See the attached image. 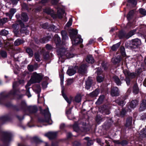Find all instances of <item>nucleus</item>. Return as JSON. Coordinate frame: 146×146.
Masks as SVG:
<instances>
[{
	"label": "nucleus",
	"instance_id": "1",
	"mask_svg": "<svg viewBox=\"0 0 146 146\" xmlns=\"http://www.w3.org/2000/svg\"><path fill=\"white\" fill-rule=\"evenodd\" d=\"M69 33L70 37L73 45H76L82 42L83 40L81 38V36L80 35L77 36L78 33L77 30L72 29L70 31Z\"/></svg>",
	"mask_w": 146,
	"mask_h": 146
},
{
	"label": "nucleus",
	"instance_id": "2",
	"mask_svg": "<svg viewBox=\"0 0 146 146\" xmlns=\"http://www.w3.org/2000/svg\"><path fill=\"white\" fill-rule=\"evenodd\" d=\"M44 12L48 15H50L54 19L56 18L58 16L59 18H61L64 15V11L61 9H59L57 11V14L54 13L53 11L49 7L46 8L43 10Z\"/></svg>",
	"mask_w": 146,
	"mask_h": 146
},
{
	"label": "nucleus",
	"instance_id": "3",
	"mask_svg": "<svg viewBox=\"0 0 146 146\" xmlns=\"http://www.w3.org/2000/svg\"><path fill=\"white\" fill-rule=\"evenodd\" d=\"M57 52L59 56V61H60L62 62L64 61L65 56H64L63 54L65 53L66 56L68 58H72L74 56V54L71 53L66 52L65 49L64 48L60 49L57 50Z\"/></svg>",
	"mask_w": 146,
	"mask_h": 146
},
{
	"label": "nucleus",
	"instance_id": "4",
	"mask_svg": "<svg viewBox=\"0 0 146 146\" xmlns=\"http://www.w3.org/2000/svg\"><path fill=\"white\" fill-rule=\"evenodd\" d=\"M19 25L21 27V32L22 33H25V31L26 30L27 28L25 27L24 24L21 20L18 21L16 23L12 25V28L13 29V32L16 35H17L18 33V30L19 29Z\"/></svg>",
	"mask_w": 146,
	"mask_h": 146
},
{
	"label": "nucleus",
	"instance_id": "5",
	"mask_svg": "<svg viewBox=\"0 0 146 146\" xmlns=\"http://www.w3.org/2000/svg\"><path fill=\"white\" fill-rule=\"evenodd\" d=\"M43 113L44 115L45 118L44 121L47 123L49 124H51L52 122L50 118L51 114L49 112L48 108H47L44 110Z\"/></svg>",
	"mask_w": 146,
	"mask_h": 146
},
{
	"label": "nucleus",
	"instance_id": "6",
	"mask_svg": "<svg viewBox=\"0 0 146 146\" xmlns=\"http://www.w3.org/2000/svg\"><path fill=\"white\" fill-rule=\"evenodd\" d=\"M36 74L34 73L32 75L30 81L28 82L27 85L25 86L26 90H28L29 88V86L31 85L32 83H36Z\"/></svg>",
	"mask_w": 146,
	"mask_h": 146
},
{
	"label": "nucleus",
	"instance_id": "7",
	"mask_svg": "<svg viewBox=\"0 0 146 146\" xmlns=\"http://www.w3.org/2000/svg\"><path fill=\"white\" fill-rule=\"evenodd\" d=\"M12 137V135L11 133L5 132L3 133L2 140L5 141H9Z\"/></svg>",
	"mask_w": 146,
	"mask_h": 146
},
{
	"label": "nucleus",
	"instance_id": "8",
	"mask_svg": "<svg viewBox=\"0 0 146 146\" xmlns=\"http://www.w3.org/2000/svg\"><path fill=\"white\" fill-rule=\"evenodd\" d=\"M78 68L77 66H75L74 67H69L67 71V74L70 76L74 75L76 72Z\"/></svg>",
	"mask_w": 146,
	"mask_h": 146
},
{
	"label": "nucleus",
	"instance_id": "9",
	"mask_svg": "<svg viewBox=\"0 0 146 146\" xmlns=\"http://www.w3.org/2000/svg\"><path fill=\"white\" fill-rule=\"evenodd\" d=\"M24 81L23 80H19L18 82H15L13 84V90L11 91L10 92V94L12 95H14L15 94L16 91L15 88L19 84L24 83Z\"/></svg>",
	"mask_w": 146,
	"mask_h": 146
},
{
	"label": "nucleus",
	"instance_id": "10",
	"mask_svg": "<svg viewBox=\"0 0 146 146\" xmlns=\"http://www.w3.org/2000/svg\"><path fill=\"white\" fill-rule=\"evenodd\" d=\"M87 65L86 64H83L79 68L78 72L80 74H83L86 72Z\"/></svg>",
	"mask_w": 146,
	"mask_h": 146
},
{
	"label": "nucleus",
	"instance_id": "11",
	"mask_svg": "<svg viewBox=\"0 0 146 146\" xmlns=\"http://www.w3.org/2000/svg\"><path fill=\"white\" fill-rule=\"evenodd\" d=\"M111 94L113 96H117L119 95V91L117 87H114L111 89Z\"/></svg>",
	"mask_w": 146,
	"mask_h": 146
},
{
	"label": "nucleus",
	"instance_id": "12",
	"mask_svg": "<svg viewBox=\"0 0 146 146\" xmlns=\"http://www.w3.org/2000/svg\"><path fill=\"white\" fill-rule=\"evenodd\" d=\"M16 12V10L15 9H11L9 12L5 14L7 17H9L10 19H11L15 13Z\"/></svg>",
	"mask_w": 146,
	"mask_h": 146
},
{
	"label": "nucleus",
	"instance_id": "13",
	"mask_svg": "<svg viewBox=\"0 0 146 146\" xmlns=\"http://www.w3.org/2000/svg\"><path fill=\"white\" fill-rule=\"evenodd\" d=\"M57 133L56 132H50L46 133L44 135L50 139L55 138L57 135Z\"/></svg>",
	"mask_w": 146,
	"mask_h": 146
},
{
	"label": "nucleus",
	"instance_id": "14",
	"mask_svg": "<svg viewBox=\"0 0 146 146\" xmlns=\"http://www.w3.org/2000/svg\"><path fill=\"white\" fill-rule=\"evenodd\" d=\"M92 84V80L91 78L89 77L86 81L85 88L87 90L89 89Z\"/></svg>",
	"mask_w": 146,
	"mask_h": 146
},
{
	"label": "nucleus",
	"instance_id": "15",
	"mask_svg": "<svg viewBox=\"0 0 146 146\" xmlns=\"http://www.w3.org/2000/svg\"><path fill=\"white\" fill-rule=\"evenodd\" d=\"M141 44V41L138 38H136L132 40L131 44L137 47Z\"/></svg>",
	"mask_w": 146,
	"mask_h": 146
},
{
	"label": "nucleus",
	"instance_id": "16",
	"mask_svg": "<svg viewBox=\"0 0 146 146\" xmlns=\"http://www.w3.org/2000/svg\"><path fill=\"white\" fill-rule=\"evenodd\" d=\"M99 111L104 114H109L110 113L109 110L107 109H105L104 107H101L99 108Z\"/></svg>",
	"mask_w": 146,
	"mask_h": 146
},
{
	"label": "nucleus",
	"instance_id": "17",
	"mask_svg": "<svg viewBox=\"0 0 146 146\" xmlns=\"http://www.w3.org/2000/svg\"><path fill=\"white\" fill-rule=\"evenodd\" d=\"M121 58L120 55H118L116 57L112 59L111 61L113 63L115 64L119 62L121 60Z\"/></svg>",
	"mask_w": 146,
	"mask_h": 146
},
{
	"label": "nucleus",
	"instance_id": "18",
	"mask_svg": "<svg viewBox=\"0 0 146 146\" xmlns=\"http://www.w3.org/2000/svg\"><path fill=\"white\" fill-rule=\"evenodd\" d=\"M132 123V118L129 117L127 119L125 126L127 127H131Z\"/></svg>",
	"mask_w": 146,
	"mask_h": 146
},
{
	"label": "nucleus",
	"instance_id": "19",
	"mask_svg": "<svg viewBox=\"0 0 146 146\" xmlns=\"http://www.w3.org/2000/svg\"><path fill=\"white\" fill-rule=\"evenodd\" d=\"M146 108V100H143L141 104L140 108V111H143Z\"/></svg>",
	"mask_w": 146,
	"mask_h": 146
},
{
	"label": "nucleus",
	"instance_id": "20",
	"mask_svg": "<svg viewBox=\"0 0 146 146\" xmlns=\"http://www.w3.org/2000/svg\"><path fill=\"white\" fill-rule=\"evenodd\" d=\"M113 80L116 84L117 85H120L121 84V82L118 77L116 76H114L113 78Z\"/></svg>",
	"mask_w": 146,
	"mask_h": 146
},
{
	"label": "nucleus",
	"instance_id": "21",
	"mask_svg": "<svg viewBox=\"0 0 146 146\" xmlns=\"http://www.w3.org/2000/svg\"><path fill=\"white\" fill-rule=\"evenodd\" d=\"M87 62L89 63H92L94 62V60L92 56L90 55H88L86 59Z\"/></svg>",
	"mask_w": 146,
	"mask_h": 146
},
{
	"label": "nucleus",
	"instance_id": "22",
	"mask_svg": "<svg viewBox=\"0 0 146 146\" xmlns=\"http://www.w3.org/2000/svg\"><path fill=\"white\" fill-rule=\"evenodd\" d=\"M113 142L117 144H121L122 146H125L127 144V142L125 140H123L121 142H120L119 141L114 140Z\"/></svg>",
	"mask_w": 146,
	"mask_h": 146
},
{
	"label": "nucleus",
	"instance_id": "23",
	"mask_svg": "<svg viewBox=\"0 0 146 146\" xmlns=\"http://www.w3.org/2000/svg\"><path fill=\"white\" fill-rule=\"evenodd\" d=\"M135 31H131L129 32L127 34H125L122 38H128L134 35Z\"/></svg>",
	"mask_w": 146,
	"mask_h": 146
},
{
	"label": "nucleus",
	"instance_id": "24",
	"mask_svg": "<svg viewBox=\"0 0 146 146\" xmlns=\"http://www.w3.org/2000/svg\"><path fill=\"white\" fill-rule=\"evenodd\" d=\"M54 40L56 46H58L60 42V38L57 35H55L54 38Z\"/></svg>",
	"mask_w": 146,
	"mask_h": 146
},
{
	"label": "nucleus",
	"instance_id": "25",
	"mask_svg": "<svg viewBox=\"0 0 146 146\" xmlns=\"http://www.w3.org/2000/svg\"><path fill=\"white\" fill-rule=\"evenodd\" d=\"M51 38L50 36H48L43 37L40 40V42L42 43H45L48 42Z\"/></svg>",
	"mask_w": 146,
	"mask_h": 146
},
{
	"label": "nucleus",
	"instance_id": "26",
	"mask_svg": "<svg viewBox=\"0 0 146 146\" xmlns=\"http://www.w3.org/2000/svg\"><path fill=\"white\" fill-rule=\"evenodd\" d=\"M25 42V41L23 39L20 38L16 40L14 42V44L15 46H17Z\"/></svg>",
	"mask_w": 146,
	"mask_h": 146
},
{
	"label": "nucleus",
	"instance_id": "27",
	"mask_svg": "<svg viewBox=\"0 0 146 146\" xmlns=\"http://www.w3.org/2000/svg\"><path fill=\"white\" fill-rule=\"evenodd\" d=\"M21 19L24 21L26 22L28 19V17L27 14L25 13H23L21 17Z\"/></svg>",
	"mask_w": 146,
	"mask_h": 146
},
{
	"label": "nucleus",
	"instance_id": "28",
	"mask_svg": "<svg viewBox=\"0 0 146 146\" xmlns=\"http://www.w3.org/2000/svg\"><path fill=\"white\" fill-rule=\"evenodd\" d=\"M138 104L137 101L136 100H134L131 101L130 104V106L131 108H135Z\"/></svg>",
	"mask_w": 146,
	"mask_h": 146
},
{
	"label": "nucleus",
	"instance_id": "29",
	"mask_svg": "<svg viewBox=\"0 0 146 146\" xmlns=\"http://www.w3.org/2000/svg\"><path fill=\"white\" fill-rule=\"evenodd\" d=\"M140 135L143 137H146V127L143 128L141 131Z\"/></svg>",
	"mask_w": 146,
	"mask_h": 146
},
{
	"label": "nucleus",
	"instance_id": "30",
	"mask_svg": "<svg viewBox=\"0 0 146 146\" xmlns=\"http://www.w3.org/2000/svg\"><path fill=\"white\" fill-rule=\"evenodd\" d=\"M44 76L41 74H37V83H39L43 78Z\"/></svg>",
	"mask_w": 146,
	"mask_h": 146
},
{
	"label": "nucleus",
	"instance_id": "31",
	"mask_svg": "<svg viewBox=\"0 0 146 146\" xmlns=\"http://www.w3.org/2000/svg\"><path fill=\"white\" fill-rule=\"evenodd\" d=\"M61 34L63 39L66 40L68 39V37L67 36V33L66 31H62L61 32Z\"/></svg>",
	"mask_w": 146,
	"mask_h": 146
},
{
	"label": "nucleus",
	"instance_id": "32",
	"mask_svg": "<svg viewBox=\"0 0 146 146\" xmlns=\"http://www.w3.org/2000/svg\"><path fill=\"white\" fill-rule=\"evenodd\" d=\"M139 91V89L138 88L137 85L136 84H135L133 88V92L135 94H137L138 93Z\"/></svg>",
	"mask_w": 146,
	"mask_h": 146
},
{
	"label": "nucleus",
	"instance_id": "33",
	"mask_svg": "<svg viewBox=\"0 0 146 146\" xmlns=\"http://www.w3.org/2000/svg\"><path fill=\"white\" fill-rule=\"evenodd\" d=\"M98 94V91L97 90H96L91 93L90 95L91 97H94L97 96Z\"/></svg>",
	"mask_w": 146,
	"mask_h": 146
},
{
	"label": "nucleus",
	"instance_id": "34",
	"mask_svg": "<svg viewBox=\"0 0 146 146\" xmlns=\"http://www.w3.org/2000/svg\"><path fill=\"white\" fill-rule=\"evenodd\" d=\"M81 97L80 95L76 96L74 98L75 101L77 103H79L81 101Z\"/></svg>",
	"mask_w": 146,
	"mask_h": 146
},
{
	"label": "nucleus",
	"instance_id": "35",
	"mask_svg": "<svg viewBox=\"0 0 146 146\" xmlns=\"http://www.w3.org/2000/svg\"><path fill=\"white\" fill-rule=\"evenodd\" d=\"M8 33V31L5 29L3 30L0 31V35H1L6 36Z\"/></svg>",
	"mask_w": 146,
	"mask_h": 146
},
{
	"label": "nucleus",
	"instance_id": "36",
	"mask_svg": "<svg viewBox=\"0 0 146 146\" xmlns=\"http://www.w3.org/2000/svg\"><path fill=\"white\" fill-rule=\"evenodd\" d=\"M41 90V88L40 86H37V94H38V103H40V98H39V94Z\"/></svg>",
	"mask_w": 146,
	"mask_h": 146
},
{
	"label": "nucleus",
	"instance_id": "37",
	"mask_svg": "<svg viewBox=\"0 0 146 146\" xmlns=\"http://www.w3.org/2000/svg\"><path fill=\"white\" fill-rule=\"evenodd\" d=\"M89 137H86L84 138V139L88 141L87 143V145L88 146H90L93 143V141L92 140L89 141Z\"/></svg>",
	"mask_w": 146,
	"mask_h": 146
},
{
	"label": "nucleus",
	"instance_id": "38",
	"mask_svg": "<svg viewBox=\"0 0 146 146\" xmlns=\"http://www.w3.org/2000/svg\"><path fill=\"white\" fill-rule=\"evenodd\" d=\"M27 52L29 54L31 57L33 55V52L30 48H28L26 50Z\"/></svg>",
	"mask_w": 146,
	"mask_h": 146
},
{
	"label": "nucleus",
	"instance_id": "39",
	"mask_svg": "<svg viewBox=\"0 0 146 146\" xmlns=\"http://www.w3.org/2000/svg\"><path fill=\"white\" fill-rule=\"evenodd\" d=\"M62 95L64 98L68 103L69 104H70L71 102L72 98H70V99H68L65 94H62Z\"/></svg>",
	"mask_w": 146,
	"mask_h": 146
},
{
	"label": "nucleus",
	"instance_id": "40",
	"mask_svg": "<svg viewBox=\"0 0 146 146\" xmlns=\"http://www.w3.org/2000/svg\"><path fill=\"white\" fill-rule=\"evenodd\" d=\"M104 98V96L103 95L100 96L96 103L99 104H100Z\"/></svg>",
	"mask_w": 146,
	"mask_h": 146
},
{
	"label": "nucleus",
	"instance_id": "41",
	"mask_svg": "<svg viewBox=\"0 0 146 146\" xmlns=\"http://www.w3.org/2000/svg\"><path fill=\"white\" fill-rule=\"evenodd\" d=\"M29 108L32 113L36 112V107L35 106H30Z\"/></svg>",
	"mask_w": 146,
	"mask_h": 146
},
{
	"label": "nucleus",
	"instance_id": "42",
	"mask_svg": "<svg viewBox=\"0 0 146 146\" xmlns=\"http://www.w3.org/2000/svg\"><path fill=\"white\" fill-rule=\"evenodd\" d=\"M73 129L75 131L77 132L78 131L79 128L77 123H75L73 126Z\"/></svg>",
	"mask_w": 146,
	"mask_h": 146
},
{
	"label": "nucleus",
	"instance_id": "43",
	"mask_svg": "<svg viewBox=\"0 0 146 146\" xmlns=\"http://www.w3.org/2000/svg\"><path fill=\"white\" fill-rule=\"evenodd\" d=\"M0 23L2 26L3 24H5L8 21L7 19L6 18H4L0 19Z\"/></svg>",
	"mask_w": 146,
	"mask_h": 146
},
{
	"label": "nucleus",
	"instance_id": "44",
	"mask_svg": "<svg viewBox=\"0 0 146 146\" xmlns=\"http://www.w3.org/2000/svg\"><path fill=\"white\" fill-rule=\"evenodd\" d=\"M119 45L120 44L119 43L113 45L111 47V49L113 51L119 48Z\"/></svg>",
	"mask_w": 146,
	"mask_h": 146
},
{
	"label": "nucleus",
	"instance_id": "45",
	"mask_svg": "<svg viewBox=\"0 0 146 146\" xmlns=\"http://www.w3.org/2000/svg\"><path fill=\"white\" fill-rule=\"evenodd\" d=\"M104 79L103 77L100 76H98L97 77V80L98 82L100 83L102 82Z\"/></svg>",
	"mask_w": 146,
	"mask_h": 146
},
{
	"label": "nucleus",
	"instance_id": "46",
	"mask_svg": "<svg viewBox=\"0 0 146 146\" xmlns=\"http://www.w3.org/2000/svg\"><path fill=\"white\" fill-rule=\"evenodd\" d=\"M74 82L73 79H68L67 80L66 85H70L72 84Z\"/></svg>",
	"mask_w": 146,
	"mask_h": 146
},
{
	"label": "nucleus",
	"instance_id": "47",
	"mask_svg": "<svg viewBox=\"0 0 146 146\" xmlns=\"http://www.w3.org/2000/svg\"><path fill=\"white\" fill-rule=\"evenodd\" d=\"M48 83L46 81H43L42 84V87L43 89L47 88Z\"/></svg>",
	"mask_w": 146,
	"mask_h": 146
},
{
	"label": "nucleus",
	"instance_id": "48",
	"mask_svg": "<svg viewBox=\"0 0 146 146\" xmlns=\"http://www.w3.org/2000/svg\"><path fill=\"white\" fill-rule=\"evenodd\" d=\"M134 13V11L133 10L131 11L128 13L127 15V17L128 19H130L131 16L133 15Z\"/></svg>",
	"mask_w": 146,
	"mask_h": 146
},
{
	"label": "nucleus",
	"instance_id": "49",
	"mask_svg": "<svg viewBox=\"0 0 146 146\" xmlns=\"http://www.w3.org/2000/svg\"><path fill=\"white\" fill-rule=\"evenodd\" d=\"M139 11L141 14L144 15H146V11L144 9L141 8L140 9Z\"/></svg>",
	"mask_w": 146,
	"mask_h": 146
},
{
	"label": "nucleus",
	"instance_id": "50",
	"mask_svg": "<svg viewBox=\"0 0 146 146\" xmlns=\"http://www.w3.org/2000/svg\"><path fill=\"white\" fill-rule=\"evenodd\" d=\"M27 68L29 71L32 72L34 70V67L33 65H29L28 66Z\"/></svg>",
	"mask_w": 146,
	"mask_h": 146
},
{
	"label": "nucleus",
	"instance_id": "51",
	"mask_svg": "<svg viewBox=\"0 0 146 146\" xmlns=\"http://www.w3.org/2000/svg\"><path fill=\"white\" fill-rule=\"evenodd\" d=\"M116 102L117 103L118 105L121 106H123L125 104V102L123 101H119L118 100H116Z\"/></svg>",
	"mask_w": 146,
	"mask_h": 146
},
{
	"label": "nucleus",
	"instance_id": "52",
	"mask_svg": "<svg viewBox=\"0 0 146 146\" xmlns=\"http://www.w3.org/2000/svg\"><path fill=\"white\" fill-rule=\"evenodd\" d=\"M135 76L136 74L135 73L130 72L128 76V77L129 78H134L135 77Z\"/></svg>",
	"mask_w": 146,
	"mask_h": 146
},
{
	"label": "nucleus",
	"instance_id": "53",
	"mask_svg": "<svg viewBox=\"0 0 146 146\" xmlns=\"http://www.w3.org/2000/svg\"><path fill=\"white\" fill-rule=\"evenodd\" d=\"M72 18L69 19L66 25V26L68 27L72 25Z\"/></svg>",
	"mask_w": 146,
	"mask_h": 146
},
{
	"label": "nucleus",
	"instance_id": "54",
	"mask_svg": "<svg viewBox=\"0 0 146 146\" xmlns=\"http://www.w3.org/2000/svg\"><path fill=\"white\" fill-rule=\"evenodd\" d=\"M60 80L61 81V85L62 86V85L63 84V81H64V75L63 74H61L60 75Z\"/></svg>",
	"mask_w": 146,
	"mask_h": 146
},
{
	"label": "nucleus",
	"instance_id": "55",
	"mask_svg": "<svg viewBox=\"0 0 146 146\" xmlns=\"http://www.w3.org/2000/svg\"><path fill=\"white\" fill-rule=\"evenodd\" d=\"M128 2L131 3L133 5H136L137 3V0H128Z\"/></svg>",
	"mask_w": 146,
	"mask_h": 146
},
{
	"label": "nucleus",
	"instance_id": "56",
	"mask_svg": "<svg viewBox=\"0 0 146 146\" xmlns=\"http://www.w3.org/2000/svg\"><path fill=\"white\" fill-rule=\"evenodd\" d=\"M121 55L123 57H125V53L124 51V48H123L121 49Z\"/></svg>",
	"mask_w": 146,
	"mask_h": 146
},
{
	"label": "nucleus",
	"instance_id": "57",
	"mask_svg": "<svg viewBox=\"0 0 146 146\" xmlns=\"http://www.w3.org/2000/svg\"><path fill=\"white\" fill-rule=\"evenodd\" d=\"M123 73L126 77H128L129 72L127 70H125L123 71Z\"/></svg>",
	"mask_w": 146,
	"mask_h": 146
},
{
	"label": "nucleus",
	"instance_id": "58",
	"mask_svg": "<svg viewBox=\"0 0 146 146\" xmlns=\"http://www.w3.org/2000/svg\"><path fill=\"white\" fill-rule=\"evenodd\" d=\"M1 55L2 57H5L7 56L6 52L4 51H2L1 52Z\"/></svg>",
	"mask_w": 146,
	"mask_h": 146
},
{
	"label": "nucleus",
	"instance_id": "59",
	"mask_svg": "<svg viewBox=\"0 0 146 146\" xmlns=\"http://www.w3.org/2000/svg\"><path fill=\"white\" fill-rule=\"evenodd\" d=\"M126 113V111L124 109H123L120 113V115L123 116Z\"/></svg>",
	"mask_w": 146,
	"mask_h": 146
},
{
	"label": "nucleus",
	"instance_id": "60",
	"mask_svg": "<svg viewBox=\"0 0 146 146\" xmlns=\"http://www.w3.org/2000/svg\"><path fill=\"white\" fill-rule=\"evenodd\" d=\"M27 92H26V95L28 96L29 98L31 96V95L29 91V88L28 90H26Z\"/></svg>",
	"mask_w": 146,
	"mask_h": 146
},
{
	"label": "nucleus",
	"instance_id": "61",
	"mask_svg": "<svg viewBox=\"0 0 146 146\" xmlns=\"http://www.w3.org/2000/svg\"><path fill=\"white\" fill-rule=\"evenodd\" d=\"M59 1V0H52L51 2L53 4L55 5L57 4Z\"/></svg>",
	"mask_w": 146,
	"mask_h": 146
},
{
	"label": "nucleus",
	"instance_id": "62",
	"mask_svg": "<svg viewBox=\"0 0 146 146\" xmlns=\"http://www.w3.org/2000/svg\"><path fill=\"white\" fill-rule=\"evenodd\" d=\"M50 28L52 31H55L57 29L56 27L53 25L51 26Z\"/></svg>",
	"mask_w": 146,
	"mask_h": 146
},
{
	"label": "nucleus",
	"instance_id": "63",
	"mask_svg": "<svg viewBox=\"0 0 146 146\" xmlns=\"http://www.w3.org/2000/svg\"><path fill=\"white\" fill-rule=\"evenodd\" d=\"M46 48L48 50H50L52 48L51 46L48 44L46 45Z\"/></svg>",
	"mask_w": 146,
	"mask_h": 146
},
{
	"label": "nucleus",
	"instance_id": "64",
	"mask_svg": "<svg viewBox=\"0 0 146 146\" xmlns=\"http://www.w3.org/2000/svg\"><path fill=\"white\" fill-rule=\"evenodd\" d=\"M80 145V144L78 141H76L74 142L73 146H78Z\"/></svg>",
	"mask_w": 146,
	"mask_h": 146
}]
</instances>
